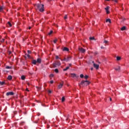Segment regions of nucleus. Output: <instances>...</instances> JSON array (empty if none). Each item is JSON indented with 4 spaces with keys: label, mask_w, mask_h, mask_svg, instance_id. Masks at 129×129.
<instances>
[{
    "label": "nucleus",
    "mask_w": 129,
    "mask_h": 129,
    "mask_svg": "<svg viewBox=\"0 0 129 129\" xmlns=\"http://www.w3.org/2000/svg\"><path fill=\"white\" fill-rule=\"evenodd\" d=\"M35 7L36 10L40 12V13H43L45 9H44V5L41 4H37L35 5Z\"/></svg>",
    "instance_id": "nucleus-1"
},
{
    "label": "nucleus",
    "mask_w": 129,
    "mask_h": 129,
    "mask_svg": "<svg viewBox=\"0 0 129 129\" xmlns=\"http://www.w3.org/2000/svg\"><path fill=\"white\" fill-rule=\"evenodd\" d=\"M90 84V82L86 80V81H82L81 83H80V85H82V86H87V85H89Z\"/></svg>",
    "instance_id": "nucleus-2"
},
{
    "label": "nucleus",
    "mask_w": 129,
    "mask_h": 129,
    "mask_svg": "<svg viewBox=\"0 0 129 129\" xmlns=\"http://www.w3.org/2000/svg\"><path fill=\"white\" fill-rule=\"evenodd\" d=\"M60 65H61V62H60V61H55V62H54L52 64V66L53 68H56V67H58V66H60Z\"/></svg>",
    "instance_id": "nucleus-3"
},
{
    "label": "nucleus",
    "mask_w": 129,
    "mask_h": 129,
    "mask_svg": "<svg viewBox=\"0 0 129 129\" xmlns=\"http://www.w3.org/2000/svg\"><path fill=\"white\" fill-rule=\"evenodd\" d=\"M71 77H72V78H78L79 77V76L77 75L76 74H71Z\"/></svg>",
    "instance_id": "nucleus-4"
},
{
    "label": "nucleus",
    "mask_w": 129,
    "mask_h": 129,
    "mask_svg": "<svg viewBox=\"0 0 129 129\" xmlns=\"http://www.w3.org/2000/svg\"><path fill=\"white\" fill-rule=\"evenodd\" d=\"M79 50L80 51V52H81V53H85L86 52L85 49L82 47H79Z\"/></svg>",
    "instance_id": "nucleus-5"
},
{
    "label": "nucleus",
    "mask_w": 129,
    "mask_h": 129,
    "mask_svg": "<svg viewBox=\"0 0 129 129\" xmlns=\"http://www.w3.org/2000/svg\"><path fill=\"white\" fill-rule=\"evenodd\" d=\"M14 93L13 92H9L6 93L7 96H9L10 95H14Z\"/></svg>",
    "instance_id": "nucleus-6"
},
{
    "label": "nucleus",
    "mask_w": 129,
    "mask_h": 129,
    "mask_svg": "<svg viewBox=\"0 0 129 129\" xmlns=\"http://www.w3.org/2000/svg\"><path fill=\"white\" fill-rule=\"evenodd\" d=\"M93 67L94 68H96V69H98L99 68V65L95 64V63H93Z\"/></svg>",
    "instance_id": "nucleus-7"
},
{
    "label": "nucleus",
    "mask_w": 129,
    "mask_h": 129,
    "mask_svg": "<svg viewBox=\"0 0 129 129\" xmlns=\"http://www.w3.org/2000/svg\"><path fill=\"white\" fill-rule=\"evenodd\" d=\"M63 86V83H61L58 86V87L57 88L58 89H61V88H62Z\"/></svg>",
    "instance_id": "nucleus-8"
},
{
    "label": "nucleus",
    "mask_w": 129,
    "mask_h": 129,
    "mask_svg": "<svg viewBox=\"0 0 129 129\" xmlns=\"http://www.w3.org/2000/svg\"><path fill=\"white\" fill-rule=\"evenodd\" d=\"M105 10L107 14H109V11H108V10H109V7H107L106 8H105Z\"/></svg>",
    "instance_id": "nucleus-9"
},
{
    "label": "nucleus",
    "mask_w": 129,
    "mask_h": 129,
    "mask_svg": "<svg viewBox=\"0 0 129 129\" xmlns=\"http://www.w3.org/2000/svg\"><path fill=\"white\" fill-rule=\"evenodd\" d=\"M36 62H37V63H39L40 64V63H41V62H42V60H41V58H37Z\"/></svg>",
    "instance_id": "nucleus-10"
},
{
    "label": "nucleus",
    "mask_w": 129,
    "mask_h": 129,
    "mask_svg": "<svg viewBox=\"0 0 129 129\" xmlns=\"http://www.w3.org/2000/svg\"><path fill=\"white\" fill-rule=\"evenodd\" d=\"M32 64H34V65H36L37 64V60L33 59L32 60Z\"/></svg>",
    "instance_id": "nucleus-11"
},
{
    "label": "nucleus",
    "mask_w": 129,
    "mask_h": 129,
    "mask_svg": "<svg viewBox=\"0 0 129 129\" xmlns=\"http://www.w3.org/2000/svg\"><path fill=\"white\" fill-rule=\"evenodd\" d=\"M106 22L109 23V24H110L111 23V20H110V19H107L106 20Z\"/></svg>",
    "instance_id": "nucleus-12"
},
{
    "label": "nucleus",
    "mask_w": 129,
    "mask_h": 129,
    "mask_svg": "<svg viewBox=\"0 0 129 129\" xmlns=\"http://www.w3.org/2000/svg\"><path fill=\"white\" fill-rule=\"evenodd\" d=\"M8 80H12L13 79V77L11 75L8 76Z\"/></svg>",
    "instance_id": "nucleus-13"
},
{
    "label": "nucleus",
    "mask_w": 129,
    "mask_h": 129,
    "mask_svg": "<svg viewBox=\"0 0 129 129\" xmlns=\"http://www.w3.org/2000/svg\"><path fill=\"white\" fill-rule=\"evenodd\" d=\"M63 51H67V52H68V51H69V48L67 47H64L63 49Z\"/></svg>",
    "instance_id": "nucleus-14"
},
{
    "label": "nucleus",
    "mask_w": 129,
    "mask_h": 129,
    "mask_svg": "<svg viewBox=\"0 0 129 129\" xmlns=\"http://www.w3.org/2000/svg\"><path fill=\"white\" fill-rule=\"evenodd\" d=\"M69 59H70V57H68L67 58H64L63 61H69Z\"/></svg>",
    "instance_id": "nucleus-15"
},
{
    "label": "nucleus",
    "mask_w": 129,
    "mask_h": 129,
    "mask_svg": "<svg viewBox=\"0 0 129 129\" xmlns=\"http://www.w3.org/2000/svg\"><path fill=\"white\" fill-rule=\"evenodd\" d=\"M115 70H116V71H119L120 70V67H118L117 68L115 69Z\"/></svg>",
    "instance_id": "nucleus-16"
},
{
    "label": "nucleus",
    "mask_w": 129,
    "mask_h": 129,
    "mask_svg": "<svg viewBox=\"0 0 129 129\" xmlns=\"http://www.w3.org/2000/svg\"><path fill=\"white\" fill-rule=\"evenodd\" d=\"M125 29V26H123L122 28H121V31H124Z\"/></svg>",
    "instance_id": "nucleus-17"
},
{
    "label": "nucleus",
    "mask_w": 129,
    "mask_h": 129,
    "mask_svg": "<svg viewBox=\"0 0 129 129\" xmlns=\"http://www.w3.org/2000/svg\"><path fill=\"white\" fill-rule=\"evenodd\" d=\"M103 43H104V44H106V45H107V44H108V41L104 40Z\"/></svg>",
    "instance_id": "nucleus-18"
},
{
    "label": "nucleus",
    "mask_w": 129,
    "mask_h": 129,
    "mask_svg": "<svg viewBox=\"0 0 129 129\" xmlns=\"http://www.w3.org/2000/svg\"><path fill=\"white\" fill-rule=\"evenodd\" d=\"M53 34V30H50V31L48 33L49 36L52 35Z\"/></svg>",
    "instance_id": "nucleus-19"
},
{
    "label": "nucleus",
    "mask_w": 129,
    "mask_h": 129,
    "mask_svg": "<svg viewBox=\"0 0 129 129\" xmlns=\"http://www.w3.org/2000/svg\"><path fill=\"white\" fill-rule=\"evenodd\" d=\"M21 79L22 80H25V79H26V77H25V76H22Z\"/></svg>",
    "instance_id": "nucleus-20"
},
{
    "label": "nucleus",
    "mask_w": 129,
    "mask_h": 129,
    "mask_svg": "<svg viewBox=\"0 0 129 129\" xmlns=\"http://www.w3.org/2000/svg\"><path fill=\"white\" fill-rule=\"evenodd\" d=\"M65 101V97H62L61 98V102H64Z\"/></svg>",
    "instance_id": "nucleus-21"
},
{
    "label": "nucleus",
    "mask_w": 129,
    "mask_h": 129,
    "mask_svg": "<svg viewBox=\"0 0 129 129\" xmlns=\"http://www.w3.org/2000/svg\"><path fill=\"white\" fill-rule=\"evenodd\" d=\"M6 69H12L13 68L12 67L6 66Z\"/></svg>",
    "instance_id": "nucleus-22"
},
{
    "label": "nucleus",
    "mask_w": 129,
    "mask_h": 129,
    "mask_svg": "<svg viewBox=\"0 0 129 129\" xmlns=\"http://www.w3.org/2000/svg\"><path fill=\"white\" fill-rule=\"evenodd\" d=\"M4 10V6L0 7V12H3Z\"/></svg>",
    "instance_id": "nucleus-23"
},
{
    "label": "nucleus",
    "mask_w": 129,
    "mask_h": 129,
    "mask_svg": "<svg viewBox=\"0 0 129 129\" xmlns=\"http://www.w3.org/2000/svg\"><path fill=\"white\" fill-rule=\"evenodd\" d=\"M1 85H4V84H6V83L5 82H0Z\"/></svg>",
    "instance_id": "nucleus-24"
},
{
    "label": "nucleus",
    "mask_w": 129,
    "mask_h": 129,
    "mask_svg": "<svg viewBox=\"0 0 129 129\" xmlns=\"http://www.w3.org/2000/svg\"><path fill=\"white\" fill-rule=\"evenodd\" d=\"M68 69H69V67H67L66 69H64L63 71H67V70H68Z\"/></svg>",
    "instance_id": "nucleus-25"
},
{
    "label": "nucleus",
    "mask_w": 129,
    "mask_h": 129,
    "mask_svg": "<svg viewBox=\"0 0 129 129\" xmlns=\"http://www.w3.org/2000/svg\"><path fill=\"white\" fill-rule=\"evenodd\" d=\"M54 71H55V73H58V72H59V71L57 70V69H55L54 70Z\"/></svg>",
    "instance_id": "nucleus-26"
},
{
    "label": "nucleus",
    "mask_w": 129,
    "mask_h": 129,
    "mask_svg": "<svg viewBox=\"0 0 129 129\" xmlns=\"http://www.w3.org/2000/svg\"><path fill=\"white\" fill-rule=\"evenodd\" d=\"M116 59H117V61H119V60H120L121 58L119 56H117L116 57Z\"/></svg>",
    "instance_id": "nucleus-27"
},
{
    "label": "nucleus",
    "mask_w": 129,
    "mask_h": 129,
    "mask_svg": "<svg viewBox=\"0 0 129 129\" xmlns=\"http://www.w3.org/2000/svg\"><path fill=\"white\" fill-rule=\"evenodd\" d=\"M8 24L9 25V27H12V24L11 23V22H8Z\"/></svg>",
    "instance_id": "nucleus-28"
},
{
    "label": "nucleus",
    "mask_w": 129,
    "mask_h": 129,
    "mask_svg": "<svg viewBox=\"0 0 129 129\" xmlns=\"http://www.w3.org/2000/svg\"><path fill=\"white\" fill-rule=\"evenodd\" d=\"M57 41H58V39H55L54 40H53V42L54 43V44H56Z\"/></svg>",
    "instance_id": "nucleus-29"
},
{
    "label": "nucleus",
    "mask_w": 129,
    "mask_h": 129,
    "mask_svg": "<svg viewBox=\"0 0 129 129\" xmlns=\"http://www.w3.org/2000/svg\"><path fill=\"white\" fill-rule=\"evenodd\" d=\"M80 77L81 78H83V77H84V75H83V74H81L80 76Z\"/></svg>",
    "instance_id": "nucleus-30"
},
{
    "label": "nucleus",
    "mask_w": 129,
    "mask_h": 129,
    "mask_svg": "<svg viewBox=\"0 0 129 129\" xmlns=\"http://www.w3.org/2000/svg\"><path fill=\"white\" fill-rule=\"evenodd\" d=\"M90 40H95L94 37H90Z\"/></svg>",
    "instance_id": "nucleus-31"
},
{
    "label": "nucleus",
    "mask_w": 129,
    "mask_h": 129,
    "mask_svg": "<svg viewBox=\"0 0 129 129\" xmlns=\"http://www.w3.org/2000/svg\"><path fill=\"white\" fill-rule=\"evenodd\" d=\"M88 76H87V75H85V76H84V78H85V79H87L88 78Z\"/></svg>",
    "instance_id": "nucleus-32"
},
{
    "label": "nucleus",
    "mask_w": 129,
    "mask_h": 129,
    "mask_svg": "<svg viewBox=\"0 0 129 129\" xmlns=\"http://www.w3.org/2000/svg\"><path fill=\"white\" fill-rule=\"evenodd\" d=\"M1 43H4V42H5V39L3 38L1 41Z\"/></svg>",
    "instance_id": "nucleus-33"
},
{
    "label": "nucleus",
    "mask_w": 129,
    "mask_h": 129,
    "mask_svg": "<svg viewBox=\"0 0 129 129\" xmlns=\"http://www.w3.org/2000/svg\"><path fill=\"white\" fill-rule=\"evenodd\" d=\"M49 77H50V78L54 77V75H53V74H50V76H49Z\"/></svg>",
    "instance_id": "nucleus-34"
},
{
    "label": "nucleus",
    "mask_w": 129,
    "mask_h": 129,
    "mask_svg": "<svg viewBox=\"0 0 129 129\" xmlns=\"http://www.w3.org/2000/svg\"><path fill=\"white\" fill-rule=\"evenodd\" d=\"M27 52H28L29 54H31V53H32V52L31 51V50H28V51H27Z\"/></svg>",
    "instance_id": "nucleus-35"
},
{
    "label": "nucleus",
    "mask_w": 129,
    "mask_h": 129,
    "mask_svg": "<svg viewBox=\"0 0 129 129\" xmlns=\"http://www.w3.org/2000/svg\"><path fill=\"white\" fill-rule=\"evenodd\" d=\"M64 20H66L67 19V15H65L64 17Z\"/></svg>",
    "instance_id": "nucleus-36"
},
{
    "label": "nucleus",
    "mask_w": 129,
    "mask_h": 129,
    "mask_svg": "<svg viewBox=\"0 0 129 129\" xmlns=\"http://www.w3.org/2000/svg\"><path fill=\"white\" fill-rule=\"evenodd\" d=\"M8 54H9V55H11V54H12V51H9L8 52Z\"/></svg>",
    "instance_id": "nucleus-37"
},
{
    "label": "nucleus",
    "mask_w": 129,
    "mask_h": 129,
    "mask_svg": "<svg viewBox=\"0 0 129 129\" xmlns=\"http://www.w3.org/2000/svg\"><path fill=\"white\" fill-rule=\"evenodd\" d=\"M26 84H27V85H28V86H29L30 83H29V82H26Z\"/></svg>",
    "instance_id": "nucleus-38"
},
{
    "label": "nucleus",
    "mask_w": 129,
    "mask_h": 129,
    "mask_svg": "<svg viewBox=\"0 0 129 129\" xmlns=\"http://www.w3.org/2000/svg\"><path fill=\"white\" fill-rule=\"evenodd\" d=\"M55 59H59V56L58 55H56L55 56Z\"/></svg>",
    "instance_id": "nucleus-39"
},
{
    "label": "nucleus",
    "mask_w": 129,
    "mask_h": 129,
    "mask_svg": "<svg viewBox=\"0 0 129 129\" xmlns=\"http://www.w3.org/2000/svg\"><path fill=\"white\" fill-rule=\"evenodd\" d=\"M27 56L28 58H31V56H30L29 54H27Z\"/></svg>",
    "instance_id": "nucleus-40"
},
{
    "label": "nucleus",
    "mask_w": 129,
    "mask_h": 129,
    "mask_svg": "<svg viewBox=\"0 0 129 129\" xmlns=\"http://www.w3.org/2000/svg\"><path fill=\"white\" fill-rule=\"evenodd\" d=\"M53 82H54L53 81H50V83H51V84H53Z\"/></svg>",
    "instance_id": "nucleus-41"
},
{
    "label": "nucleus",
    "mask_w": 129,
    "mask_h": 129,
    "mask_svg": "<svg viewBox=\"0 0 129 129\" xmlns=\"http://www.w3.org/2000/svg\"><path fill=\"white\" fill-rule=\"evenodd\" d=\"M48 92H49V93H52V91H51V90H49Z\"/></svg>",
    "instance_id": "nucleus-42"
},
{
    "label": "nucleus",
    "mask_w": 129,
    "mask_h": 129,
    "mask_svg": "<svg viewBox=\"0 0 129 129\" xmlns=\"http://www.w3.org/2000/svg\"><path fill=\"white\" fill-rule=\"evenodd\" d=\"M69 65V67H71V66H72L71 63H70Z\"/></svg>",
    "instance_id": "nucleus-43"
},
{
    "label": "nucleus",
    "mask_w": 129,
    "mask_h": 129,
    "mask_svg": "<svg viewBox=\"0 0 129 129\" xmlns=\"http://www.w3.org/2000/svg\"><path fill=\"white\" fill-rule=\"evenodd\" d=\"M31 29H32V27H29V30H31Z\"/></svg>",
    "instance_id": "nucleus-44"
},
{
    "label": "nucleus",
    "mask_w": 129,
    "mask_h": 129,
    "mask_svg": "<svg viewBox=\"0 0 129 129\" xmlns=\"http://www.w3.org/2000/svg\"><path fill=\"white\" fill-rule=\"evenodd\" d=\"M101 49H104V47L103 46L101 47Z\"/></svg>",
    "instance_id": "nucleus-45"
},
{
    "label": "nucleus",
    "mask_w": 129,
    "mask_h": 129,
    "mask_svg": "<svg viewBox=\"0 0 129 129\" xmlns=\"http://www.w3.org/2000/svg\"><path fill=\"white\" fill-rule=\"evenodd\" d=\"M26 91H28V92L30 91L29 90H28V88H27V89H26Z\"/></svg>",
    "instance_id": "nucleus-46"
},
{
    "label": "nucleus",
    "mask_w": 129,
    "mask_h": 129,
    "mask_svg": "<svg viewBox=\"0 0 129 129\" xmlns=\"http://www.w3.org/2000/svg\"><path fill=\"white\" fill-rule=\"evenodd\" d=\"M110 99V101H111V100H112V99H111V98H109Z\"/></svg>",
    "instance_id": "nucleus-47"
},
{
    "label": "nucleus",
    "mask_w": 129,
    "mask_h": 129,
    "mask_svg": "<svg viewBox=\"0 0 129 129\" xmlns=\"http://www.w3.org/2000/svg\"><path fill=\"white\" fill-rule=\"evenodd\" d=\"M115 3H117V0H114Z\"/></svg>",
    "instance_id": "nucleus-48"
},
{
    "label": "nucleus",
    "mask_w": 129,
    "mask_h": 129,
    "mask_svg": "<svg viewBox=\"0 0 129 129\" xmlns=\"http://www.w3.org/2000/svg\"><path fill=\"white\" fill-rule=\"evenodd\" d=\"M91 71L93 70V68H91Z\"/></svg>",
    "instance_id": "nucleus-49"
},
{
    "label": "nucleus",
    "mask_w": 129,
    "mask_h": 129,
    "mask_svg": "<svg viewBox=\"0 0 129 129\" xmlns=\"http://www.w3.org/2000/svg\"><path fill=\"white\" fill-rule=\"evenodd\" d=\"M105 1H106L107 2H109V0H105Z\"/></svg>",
    "instance_id": "nucleus-50"
},
{
    "label": "nucleus",
    "mask_w": 129,
    "mask_h": 129,
    "mask_svg": "<svg viewBox=\"0 0 129 129\" xmlns=\"http://www.w3.org/2000/svg\"><path fill=\"white\" fill-rule=\"evenodd\" d=\"M92 63H93V64H94V61H92Z\"/></svg>",
    "instance_id": "nucleus-51"
},
{
    "label": "nucleus",
    "mask_w": 129,
    "mask_h": 129,
    "mask_svg": "<svg viewBox=\"0 0 129 129\" xmlns=\"http://www.w3.org/2000/svg\"><path fill=\"white\" fill-rule=\"evenodd\" d=\"M39 90H40V89H41V88H38Z\"/></svg>",
    "instance_id": "nucleus-52"
},
{
    "label": "nucleus",
    "mask_w": 129,
    "mask_h": 129,
    "mask_svg": "<svg viewBox=\"0 0 129 129\" xmlns=\"http://www.w3.org/2000/svg\"><path fill=\"white\" fill-rule=\"evenodd\" d=\"M68 119H69V118H67V119H66V120H68Z\"/></svg>",
    "instance_id": "nucleus-53"
},
{
    "label": "nucleus",
    "mask_w": 129,
    "mask_h": 129,
    "mask_svg": "<svg viewBox=\"0 0 129 129\" xmlns=\"http://www.w3.org/2000/svg\"><path fill=\"white\" fill-rule=\"evenodd\" d=\"M125 19L124 18V19H123V21H125Z\"/></svg>",
    "instance_id": "nucleus-54"
},
{
    "label": "nucleus",
    "mask_w": 129,
    "mask_h": 129,
    "mask_svg": "<svg viewBox=\"0 0 129 129\" xmlns=\"http://www.w3.org/2000/svg\"><path fill=\"white\" fill-rule=\"evenodd\" d=\"M49 126H48V127H47V128H49Z\"/></svg>",
    "instance_id": "nucleus-55"
},
{
    "label": "nucleus",
    "mask_w": 129,
    "mask_h": 129,
    "mask_svg": "<svg viewBox=\"0 0 129 129\" xmlns=\"http://www.w3.org/2000/svg\"><path fill=\"white\" fill-rule=\"evenodd\" d=\"M49 126H48V127H47V128H49Z\"/></svg>",
    "instance_id": "nucleus-56"
}]
</instances>
